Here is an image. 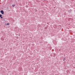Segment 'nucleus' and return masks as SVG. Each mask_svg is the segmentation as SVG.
Segmentation results:
<instances>
[{
  "label": "nucleus",
  "instance_id": "obj_1",
  "mask_svg": "<svg viewBox=\"0 0 75 75\" xmlns=\"http://www.w3.org/2000/svg\"><path fill=\"white\" fill-rule=\"evenodd\" d=\"M1 13L2 14H4V11L3 10L1 11Z\"/></svg>",
  "mask_w": 75,
  "mask_h": 75
},
{
  "label": "nucleus",
  "instance_id": "obj_2",
  "mask_svg": "<svg viewBox=\"0 0 75 75\" xmlns=\"http://www.w3.org/2000/svg\"><path fill=\"white\" fill-rule=\"evenodd\" d=\"M2 15H1V14H0V17L1 18H3V17H2Z\"/></svg>",
  "mask_w": 75,
  "mask_h": 75
},
{
  "label": "nucleus",
  "instance_id": "obj_3",
  "mask_svg": "<svg viewBox=\"0 0 75 75\" xmlns=\"http://www.w3.org/2000/svg\"><path fill=\"white\" fill-rule=\"evenodd\" d=\"M6 25H10V23H7Z\"/></svg>",
  "mask_w": 75,
  "mask_h": 75
},
{
  "label": "nucleus",
  "instance_id": "obj_4",
  "mask_svg": "<svg viewBox=\"0 0 75 75\" xmlns=\"http://www.w3.org/2000/svg\"><path fill=\"white\" fill-rule=\"evenodd\" d=\"M14 6H15V5H12V7H14Z\"/></svg>",
  "mask_w": 75,
  "mask_h": 75
},
{
  "label": "nucleus",
  "instance_id": "obj_5",
  "mask_svg": "<svg viewBox=\"0 0 75 75\" xmlns=\"http://www.w3.org/2000/svg\"><path fill=\"white\" fill-rule=\"evenodd\" d=\"M66 60V59H65V58H64L63 61H65V60Z\"/></svg>",
  "mask_w": 75,
  "mask_h": 75
}]
</instances>
